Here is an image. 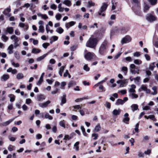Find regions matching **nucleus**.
Segmentation results:
<instances>
[{
  "label": "nucleus",
  "instance_id": "nucleus-1",
  "mask_svg": "<svg viewBox=\"0 0 158 158\" xmlns=\"http://www.w3.org/2000/svg\"><path fill=\"white\" fill-rule=\"evenodd\" d=\"M98 40L96 37H95L94 35H92L86 43L87 47L95 49Z\"/></svg>",
  "mask_w": 158,
  "mask_h": 158
},
{
  "label": "nucleus",
  "instance_id": "nucleus-2",
  "mask_svg": "<svg viewBox=\"0 0 158 158\" xmlns=\"http://www.w3.org/2000/svg\"><path fill=\"white\" fill-rule=\"evenodd\" d=\"M136 87L135 85L132 84L130 86V88L128 89V96L131 99H136L138 97V95L135 94Z\"/></svg>",
  "mask_w": 158,
  "mask_h": 158
},
{
  "label": "nucleus",
  "instance_id": "nucleus-3",
  "mask_svg": "<svg viewBox=\"0 0 158 158\" xmlns=\"http://www.w3.org/2000/svg\"><path fill=\"white\" fill-rule=\"evenodd\" d=\"M96 56L93 53L88 52L84 55L85 58L88 60H91Z\"/></svg>",
  "mask_w": 158,
  "mask_h": 158
},
{
  "label": "nucleus",
  "instance_id": "nucleus-4",
  "mask_svg": "<svg viewBox=\"0 0 158 158\" xmlns=\"http://www.w3.org/2000/svg\"><path fill=\"white\" fill-rule=\"evenodd\" d=\"M107 42L106 41H105L103 42L99 49V52L101 54H102L103 53L107 46Z\"/></svg>",
  "mask_w": 158,
  "mask_h": 158
},
{
  "label": "nucleus",
  "instance_id": "nucleus-5",
  "mask_svg": "<svg viewBox=\"0 0 158 158\" xmlns=\"http://www.w3.org/2000/svg\"><path fill=\"white\" fill-rule=\"evenodd\" d=\"M141 91H145L146 94H150L151 92V90L148 89L144 85H142L138 90L139 92H140Z\"/></svg>",
  "mask_w": 158,
  "mask_h": 158
},
{
  "label": "nucleus",
  "instance_id": "nucleus-6",
  "mask_svg": "<svg viewBox=\"0 0 158 158\" xmlns=\"http://www.w3.org/2000/svg\"><path fill=\"white\" fill-rule=\"evenodd\" d=\"M108 6V4L107 3L103 2L101 7L100 11L98 12V15H101V13L105 11L106 10Z\"/></svg>",
  "mask_w": 158,
  "mask_h": 158
},
{
  "label": "nucleus",
  "instance_id": "nucleus-7",
  "mask_svg": "<svg viewBox=\"0 0 158 158\" xmlns=\"http://www.w3.org/2000/svg\"><path fill=\"white\" fill-rule=\"evenodd\" d=\"M131 38L129 35H127L123 38L121 40V42L122 44L130 42Z\"/></svg>",
  "mask_w": 158,
  "mask_h": 158
},
{
  "label": "nucleus",
  "instance_id": "nucleus-8",
  "mask_svg": "<svg viewBox=\"0 0 158 158\" xmlns=\"http://www.w3.org/2000/svg\"><path fill=\"white\" fill-rule=\"evenodd\" d=\"M10 8L9 6L5 9L3 11L2 13L5 15H6L8 17H10L11 15V14L10 13Z\"/></svg>",
  "mask_w": 158,
  "mask_h": 158
},
{
  "label": "nucleus",
  "instance_id": "nucleus-9",
  "mask_svg": "<svg viewBox=\"0 0 158 158\" xmlns=\"http://www.w3.org/2000/svg\"><path fill=\"white\" fill-rule=\"evenodd\" d=\"M51 101L50 100H48L44 103H39V106L42 108H46L49 104L51 103Z\"/></svg>",
  "mask_w": 158,
  "mask_h": 158
},
{
  "label": "nucleus",
  "instance_id": "nucleus-10",
  "mask_svg": "<svg viewBox=\"0 0 158 158\" xmlns=\"http://www.w3.org/2000/svg\"><path fill=\"white\" fill-rule=\"evenodd\" d=\"M147 19L149 21L152 22L155 20L156 18L151 14H148L146 16Z\"/></svg>",
  "mask_w": 158,
  "mask_h": 158
},
{
  "label": "nucleus",
  "instance_id": "nucleus-11",
  "mask_svg": "<svg viewBox=\"0 0 158 158\" xmlns=\"http://www.w3.org/2000/svg\"><path fill=\"white\" fill-rule=\"evenodd\" d=\"M116 82L117 83L119 84V87H120L125 86L126 85L125 80H119L117 81Z\"/></svg>",
  "mask_w": 158,
  "mask_h": 158
},
{
  "label": "nucleus",
  "instance_id": "nucleus-12",
  "mask_svg": "<svg viewBox=\"0 0 158 158\" xmlns=\"http://www.w3.org/2000/svg\"><path fill=\"white\" fill-rule=\"evenodd\" d=\"M75 22L74 21H71L70 22L66 23L65 24V27L68 29L70 27L72 26L75 25Z\"/></svg>",
  "mask_w": 158,
  "mask_h": 158
},
{
  "label": "nucleus",
  "instance_id": "nucleus-13",
  "mask_svg": "<svg viewBox=\"0 0 158 158\" xmlns=\"http://www.w3.org/2000/svg\"><path fill=\"white\" fill-rule=\"evenodd\" d=\"M45 96L44 95L40 94L37 96V100L39 101H42L45 99Z\"/></svg>",
  "mask_w": 158,
  "mask_h": 158
},
{
  "label": "nucleus",
  "instance_id": "nucleus-14",
  "mask_svg": "<svg viewBox=\"0 0 158 158\" xmlns=\"http://www.w3.org/2000/svg\"><path fill=\"white\" fill-rule=\"evenodd\" d=\"M121 113V110L120 109H114L112 112V114L116 116L119 115Z\"/></svg>",
  "mask_w": 158,
  "mask_h": 158
},
{
  "label": "nucleus",
  "instance_id": "nucleus-15",
  "mask_svg": "<svg viewBox=\"0 0 158 158\" xmlns=\"http://www.w3.org/2000/svg\"><path fill=\"white\" fill-rule=\"evenodd\" d=\"M101 126L100 124H98L95 127L94 131L95 132H99L101 130Z\"/></svg>",
  "mask_w": 158,
  "mask_h": 158
},
{
  "label": "nucleus",
  "instance_id": "nucleus-16",
  "mask_svg": "<svg viewBox=\"0 0 158 158\" xmlns=\"http://www.w3.org/2000/svg\"><path fill=\"white\" fill-rule=\"evenodd\" d=\"M14 119V118L9 119L8 120L2 123V125L3 126H6L12 122Z\"/></svg>",
  "mask_w": 158,
  "mask_h": 158
},
{
  "label": "nucleus",
  "instance_id": "nucleus-17",
  "mask_svg": "<svg viewBox=\"0 0 158 158\" xmlns=\"http://www.w3.org/2000/svg\"><path fill=\"white\" fill-rule=\"evenodd\" d=\"M37 15L38 17H41V18L44 19H46L48 18V17L47 15L42 14L40 13H37Z\"/></svg>",
  "mask_w": 158,
  "mask_h": 158
},
{
  "label": "nucleus",
  "instance_id": "nucleus-18",
  "mask_svg": "<svg viewBox=\"0 0 158 158\" xmlns=\"http://www.w3.org/2000/svg\"><path fill=\"white\" fill-rule=\"evenodd\" d=\"M129 116V114L128 113H125L124 114V116L125 117V118H124L123 119V121L125 123H127L126 122H128L129 120V118L128 117Z\"/></svg>",
  "mask_w": 158,
  "mask_h": 158
},
{
  "label": "nucleus",
  "instance_id": "nucleus-19",
  "mask_svg": "<svg viewBox=\"0 0 158 158\" xmlns=\"http://www.w3.org/2000/svg\"><path fill=\"white\" fill-rule=\"evenodd\" d=\"M13 46L12 44L10 45L8 48V53L9 54H12L13 52Z\"/></svg>",
  "mask_w": 158,
  "mask_h": 158
},
{
  "label": "nucleus",
  "instance_id": "nucleus-20",
  "mask_svg": "<svg viewBox=\"0 0 158 158\" xmlns=\"http://www.w3.org/2000/svg\"><path fill=\"white\" fill-rule=\"evenodd\" d=\"M124 103V101L120 99H118L115 102V104L116 105H122Z\"/></svg>",
  "mask_w": 158,
  "mask_h": 158
},
{
  "label": "nucleus",
  "instance_id": "nucleus-21",
  "mask_svg": "<svg viewBox=\"0 0 158 158\" xmlns=\"http://www.w3.org/2000/svg\"><path fill=\"white\" fill-rule=\"evenodd\" d=\"M13 31V28L12 27H7L6 30V31L10 34H12Z\"/></svg>",
  "mask_w": 158,
  "mask_h": 158
},
{
  "label": "nucleus",
  "instance_id": "nucleus-22",
  "mask_svg": "<svg viewBox=\"0 0 158 158\" xmlns=\"http://www.w3.org/2000/svg\"><path fill=\"white\" fill-rule=\"evenodd\" d=\"M139 69H130V72L132 74H135V73H137V74L139 73Z\"/></svg>",
  "mask_w": 158,
  "mask_h": 158
},
{
  "label": "nucleus",
  "instance_id": "nucleus-23",
  "mask_svg": "<svg viewBox=\"0 0 158 158\" xmlns=\"http://www.w3.org/2000/svg\"><path fill=\"white\" fill-rule=\"evenodd\" d=\"M63 3L68 6L71 5V2L69 0H65L63 2Z\"/></svg>",
  "mask_w": 158,
  "mask_h": 158
},
{
  "label": "nucleus",
  "instance_id": "nucleus-24",
  "mask_svg": "<svg viewBox=\"0 0 158 158\" xmlns=\"http://www.w3.org/2000/svg\"><path fill=\"white\" fill-rule=\"evenodd\" d=\"M48 54V53H46L44 55L38 57L37 59L36 60L38 61H40L43 59Z\"/></svg>",
  "mask_w": 158,
  "mask_h": 158
},
{
  "label": "nucleus",
  "instance_id": "nucleus-25",
  "mask_svg": "<svg viewBox=\"0 0 158 158\" xmlns=\"http://www.w3.org/2000/svg\"><path fill=\"white\" fill-rule=\"evenodd\" d=\"M9 78V76L8 74H4L1 78L2 80L4 81H6Z\"/></svg>",
  "mask_w": 158,
  "mask_h": 158
},
{
  "label": "nucleus",
  "instance_id": "nucleus-26",
  "mask_svg": "<svg viewBox=\"0 0 158 158\" xmlns=\"http://www.w3.org/2000/svg\"><path fill=\"white\" fill-rule=\"evenodd\" d=\"M24 77L23 74L22 73H19L17 74L16 76V78L18 80L23 78Z\"/></svg>",
  "mask_w": 158,
  "mask_h": 158
},
{
  "label": "nucleus",
  "instance_id": "nucleus-27",
  "mask_svg": "<svg viewBox=\"0 0 158 158\" xmlns=\"http://www.w3.org/2000/svg\"><path fill=\"white\" fill-rule=\"evenodd\" d=\"M131 108L132 110L134 111L138 109V106L136 104H133L131 106Z\"/></svg>",
  "mask_w": 158,
  "mask_h": 158
},
{
  "label": "nucleus",
  "instance_id": "nucleus-28",
  "mask_svg": "<svg viewBox=\"0 0 158 158\" xmlns=\"http://www.w3.org/2000/svg\"><path fill=\"white\" fill-rule=\"evenodd\" d=\"M76 85L75 82L73 81H71L68 83V87L69 88L70 87H72Z\"/></svg>",
  "mask_w": 158,
  "mask_h": 158
},
{
  "label": "nucleus",
  "instance_id": "nucleus-29",
  "mask_svg": "<svg viewBox=\"0 0 158 158\" xmlns=\"http://www.w3.org/2000/svg\"><path fill=\"white\" fill-rule=\"evenodd\" d=\"M59 125L64 128H65V121L64 120L60 121L59 123Z\"/></svg>",
  "mask_w": 158,
  "mask_h": 158
},
{
  "label": "nucleus",
  "instance_id": "nucleus-30",
  "mask_svg": "<svg viewBox=\"0 0 158 158\" xmlns=\"http://www.w3.org/2000/svg\"><path fill=\"white\" fill-rule=\"evenodd\" d=\"M66 102V99L65 95H64L62 98L61 102L60 103V105L61 106H62Z\"/></svg>",
  "mask_w": 158,
  "mask_h": 158
},
{
  "label": "nucleus",
  "instance_id": "nucleus-31",
  "mask_svg": "<svg viewBox=\"0 0 158 158\" xmlns=\"http://www.w3.org/2000/svg\"><path fill=\"white\" fill-rule=\"evenodd\" d=\"M56 31L60 34H61L63 32L64 30L61 27H59L56 29Z\"/></svg>",
  "mask_w": 158,
  "mask_h": 158
},
{
  "label": "nucleus",
  "instance_id": "nucleus-32",
  "mask_svg": "<svg viewBox=\"0 0 158 158\" xmlns=\"http://www.w3.org/2000/svg\"><path fill=\"white\" fill-rule=\"evenodd\" d=\"M65 66H62L61 67L60 69V70L59 72V74L60 76H62V73L64 71Z\"/></svg>",
  "mask_w": 158,
  "mask_h": 158
},
{
  "label": "nucleus",
  "instance_id": "nucleus-33",
  "mask_svg": "<svg viewBox=\"0 0 158 158\" xmlns=\"http://www.w3.org/2000/svg\"><path fill=\"white\" fill-rule=\"evenodd\" d=\"M94 3L90 1L88 2V5H87V6L88 8H89L91 6H94Z\"/></svg>",
  "mask_w": 158,
  "mask_h": 158
},
{
  "label": "nucleus",
  "instance_id": "nucleus-34",
  "mask_svg": "<svg viewBox=\"0 0 158 158\" xmlns=\"http://www.w3.org/2000/svg\"><path fill=\"white\" fill-rule=\"evenodd\" d=\"M10 39L12 40H13L15 42H18L19 41L18 37L15 35L11 36L10 37Z\"/></svg>",
  "mask_w": 158,
  "mask_h": 158
},
{
  "label": "nucleus",
  "instance_id": "nucleus-35",
  "mask_svg": "<svg viewBox=\"0 0 158 158\" xmlns=\"http://www.w3.org/2000/svg\"><path fill=\"white\" fill-rule=\"evenodd\" d=\"M112 4L111 10H114L116 6V2H115V1L114 0H112Z\"/></svg>",
  "mask_w": 158,
  "mask_h": 158
},
{
  "label": "nucleus",
  "instance_id": "nucleus-36",
  "mask_svg": "<svg viewBox=\"0 0 158 158\" xmlns=\"http://www.w3.org/2000/svg\"><path fill=\"white\" fill-rule=\"evenodd\" d=\"M41 50L40 49L33 48L32 50V53H33L36 54L39 53L40 52Z\"/></svg>",
  "mask_w": 158,
  "mask_h": 158
},
{
  "label": "nucleus",
  "instance_id": "nucleus-37",
  "mask_svg": "<svg viewBox=\"0 0 158 158\" xmlns=\"http://www.w3.org/2000/svg\"><path fill=\"white\" fill-rule=\"evenodd\" d=\"M79 144V142H77L74 144V148H75L76 151H78L79 150V147L78 146Z\"/></svg>",
  "mask_w": 158,
  "mask_h": 158
},
{
  "label": "nucleus",
  "instance_id": "nucleus-38",
  "mask_svg": "<svg viewBox=\"0 0 158 158\" xmlns=\"http://www.w3.org/2000/svg\"><path fill=\"white\" fill-rule=\"evenodd\" d=\"M142 62L141 60L139 59H135L134 61V63L136 64L139 65L141 64Z\"/></svg>",
  "mask_w": 158,
  "mask_h": 158
},
{
  "label": "nucleus",
  "instance_id": "nucleus-39",
  "mask_svg": "<svg viewBox=\"0 0 158 158\" xmlns=\"http://www.w3.org/2000/svg\"><path fill=\"white\" fill-rule=\"evenodd\" d=\"M45 118L46 119H48L50 120H52L53 118L48 113H47L45 114Z\"/></svg>",
  "mask_w": 158,
  "mask_h": 158
},
{
  "label": "nucleus",
  "instance_id": "nucleus-40",
  "mask_svg": "<svg viewBox=\"0 0 158 158\" xmlns=\"http://www.w3.org/2000/svg\"><path fill=\"white\" fill-rule=\"evenodd\" d=\"M128 69L127 67L124 66L122 68L121 70L124 72L125 74H126L127 72Z\"/></svg>",
  "mask_w": 158,
  "mask_h": 158
},
{
  "label": "nucleus",
  "instance_id": "nucleus-41",
  "mask_svg": "<svg viewBox=\"0 0 158 158\" xmlns=\"http://www.w3.org/2000/svg\"><path fill=\"white\" fill-rule=\"evenodd\" d=\"M143 8H144V9H143L144 11L145 12H146L149 10V6L148 5L145 3L144 4V6Z\"/></svg>",
  "mask_w": 158,
  "mask_h": 158
},
{
  "label": "nucleus",
  "instance_id": "nucleus-42",
  "mask_svg": "<svg viewBox=\"0 0 158 158\" xmlns=\"http://www.w3.org/2000/svg\"><path fill=\"white\" fill-rule=\"evenodd\" d=\"M9 97L10 98V101L11 102H13L14 101L15 98V96L13 94H10Z\"/></svg>",
  "mask_w": 158,
  "mask_h": 158
},
{
  "label": "nucleus",
  "instance_id": "nucleus-43",
  "mask_svg": "<svg viewBox=\"0 0 158 158\" xmlns=\"http://www.w3.org/2000/svg\"><path fill=\"white\" fill-rule=\"evenodd\" d=\"M155 62H153L150 64L149 65V69L152 71L153 70L154 68L155 67Z\"/></svg>",
  "mask_w": 158,
  "mask_h": 158
},
{
  "label": "nucleus",
  "instance_id": "nucleus-44",
  "mask_svg": "<svg viewBox=\"0 0 158 158\" xmlns=\"http://www.w3.org/2000/svg\"><path fill=\"white\" fill-rule=\"evenodd\" d=\"M44 27L43 26H39V32H40L43 33L44 32Z\"/></svg>",
  "mask_w": 158,
  "mask_h": 158
},
{
  "label": "nucleus",
  "instance_id": "nucleus-45",
  "mask_svg": "<svg viewBox=\"0 0 158 158\" xmlns=\"http://www.w3.org/2000/svg\"><path fill=\"white\" fill-rule=\"evenodd\" d=\"M152 5H155L157 2V0H148Z\"/></svg>",
  "mask_w": 158,
  "mask_h": 158
},
{
  "label": "nucleus",
  "instance_id": "nucleus-46",
  "mask_svg": "<svg viewBox=\"0 0 158 158\" xmlns=\"http://www.w3.org/2000/svg\"><path fill=\"white\" fill-rule=\"evenodd\" d=\"M121 30L124 32H127L128 31V28L127 27L124 26L122 27Z\"/></svg>",
  "mask_w": 158,
  "mask_h": 158
},
{
  "label": "nucleus",
  "instance_id": "nucleus-47",
  "mask_svg": "<svg viewBox=\"0 0 158 158\" xmlns=\"http://www.w3.org/2000/svg\"><path fill=\"white\" fill-rule=\"evenodd\" d=\"M83 69L84 70L87 72L89 71L90 70V68L88 66L87 64H85L84 66Z\"/></svg>",
  "mask_w": 158,
  "mask_h": 158
},
{
  "label": "nucleus",
  "instance_id": "nucleus-48",
  "mask_svg": "<svg viewBox=\"0 0 158 158\" xmlns=\"http://www.w3.org/2000/svg\"><path fill=\"white\" fill-rule=\"evenodd\" d=\"M61 17V15L60 13H58L56 14L55 18L57 20H59L60 19Z\"/></svg>",
  "mask_w": 158,
  "mask_h": 158
},
{
  "label": "nucleus",
  "instance_id": "nucleus-49",
  "mask_svg": "<svg viewBox=\"0 0 158 158\" xmlns=\"http://www.w3.org/2000/svg\"><path fill=\"white\" fill-rule=\"evenodd\" d=\"M14 54H15V57L17 59L19 60L20 59V56L19 53L18 52H15L14 53Z\"/></svg>",
  "mask_w": 158,
  "mask_h": 158
},
{
  "label": "nucleus",
  "instance_id": "nucleus-50",
  "mask_svg": "<svg viewBox=\"0 0 158 158\" xmlns=\"http://www.w3.org/2000/svg\"><path fill=\"white\" fill-rule=\"evenodd\" d=\"M50 8L53 10H56L57 9V6L54 4H52L50 6Z\"/></svg>",
  "mask_w": 158,
  "mask_h": 158
},
{
  "label": "nucleus",
  "instance_id": "nucleus-51",
  "mask_svg": "<svg viewBox=\"0 0 158 158\" xmlns=\"http://www.w3.org/2000/svg\"><path fill=\"white\" fill-rule=\"evenodd\" d=\"M66 85V83L65 82H62L61 83L60 88L62 89H64V87Z\"/></svg>",
  "mask_w": 158,
  "mask_h": 158
},
{
  "label": "nucleus",
  "instance_id": "nucleus-52",
  "mask_svg": "<svg viewBox=\"0 0 158 158\" xmlns=\"http://www.w3.org/2000/svg\"><path fill=\"white\" fill-rule=\"evenodd\" d=\"M2 38L3 41L4 42H6L8 39V37L4 35H2Z\"/></svg>",
  "mask_w": 158,
  "mask_h": 158
},
{
  "label": "nucleus",
  "instance_id": "nucleus-53",
  "mask_svg": "<svg viewBox=\"0 0 158 158\" xmlns=\"http://www.w3.org/2000/svg\"><path fill=\"white\" fill-rule=\"evenodd\" d=\"M58 39V37L56 36H53L51 37L50 40H52L54 41H56Z\"/></svg>",
  "mask_w": 158,
  "mask_h": 158
},
{
  "label": "nucleus",
  "instance_id": "nucleus-54",
  "mask_svg": "<svg viewBox=\"0 0 158 158\" xmlns=\"http://www.w3.org/2000/svg\"><path fill=\"white\" fill-rule=\"evenodd\" d=\"M43 80V78L40 77V79L39 81L36 84L37 85H39L41 84Z\"/></svg>",
  "mask_w": 158,
  "mask_h": 158
},
{
  "label": "nucleus",
  "instance_id": "nucleus-55",
  "mask_svg": "<svg viewBox=\"0 0 158 158\" xmlns=\"http://www.w3.org/2000/svg\"><path fill=\"white\" fill-rule=\"evenodd\" d=\"M134 82L135 83H136L139 81L140 79V77H137L136 78H134Z\"/></svg>",
  "mask_w": 158,
  "mask_h": 158
},
{
  "label": "nucleus",
  "instance_id": "nucleus-56",
  "mask_svg": "<svg viewBox=\"0 0 158 158\" xmlns=\"http://www.w3.org/2000/svg\"><path fill=\"white\" fill-rule=\"evenodd\" d=\"M82 106V105L81 106L79 105H77L74 106V108L76 110H78L80 109H81Z\"/></svg>",
  "mask_w": 158,
  "mask_h": 158
},
{
  "label": "nucleus",
  "instance_id": "nucleus-57",
  "mask_svg": "<svg viewBox=\"0 0 158 158\" xmlns=\"http://www.w3.org/2000/svg\"><path fill=\"white\" fill-rule=\"evenodd\" d=\"M92 137H94V139L96 140L97 139L98 135L97 134L94 133L92 134Z\"/></svg>",
  "mask_w": 158,
  "mask_h": 158
},
{
  "label": "nucleus",
  "instance_id": "nucleus-58",
  "mask_svg": "<svg viewBox=\"0 0 158 158\" xmlns=\"http://www.w3.org/2000/svg\"><path fill=\"white\" fill-rule=\"evenodd\" d=\"M148 118L152 119L153 121H155L156 119L155 118V116L153 115H150L148 116Z\"/></svg>",
  "mask_w": 158,
  "mask_h": 158
},
{
  "label": "nucleus",
  "instance_id": "nucleus-59",
  "mask_svg": "<svg viewBox=\"0 0 158 158\" xmlns=\"http://www.w3.org/2000/svg\"><path fill=\"white\" fill-rule=\"evenodd\" d=\"M33 6V4L32 3L30 4H29L28 3H27L25 4L23 6L26 7L27 8H28L30 6H31V7H32Z\"/></svg>",
  "mask_w": 158,
  "mask_h": 158
},
{
  "label": "nucleus",
  "instance_id": "nucleus-60",
  "mask_svg": "<svg viewBox=\"0 0 158 158\" xmlns=\"http://www.w3.org/2000/svg\"><path fill=\"white\" fill-rule=\"evenodd\" d=\"M14 147V146H13L10 145L9 146L8 149L9 151L11 152L13 150V148Z\"/></svg>",
  "mask_w": 158,
  "mask_h": 158
},
{
  "label": "nucleus",
  "instance_id": "nucleus-61",
  "mask_svg": "<svg viewBox=\"0 0 158 158\" xmlns=\"http://www.w3.org/2000/svg\"><path fill=\"white\" fill-rule=\"evenodd\" d=\"M133 55L134 56L138 57L140 56V54L139 52H136L134 53Z\"/></svg>",
  "mask_w": 158,
  "mask_h": 158
},
{
  "label": "nucleus",
  "instance_id": "nucleus-62",
  "mask_svg": "<svg viewBox=\"0 0 158 158\" xmlns=\"http://www.w3.org/2000/svg\"><path fill=\"white\" fill-rule=\"evenodd\" d=\"M125 59L126 61L129 62H131L132 60V59L130 56L126 57Z\"/></svg>",
  "mask_w": 158,
  "mask_h": 158
},
{
  "label": "nucleus",
  "instance_id": "nucleus-63",
  "mask_svg": "<svg viewBox=\"0 0 158 158\" xmlns=\"http://www.w3.org/2000/svg\"><path fill=\"white\" fill-rule=\"evenodd\" d=\"M49 45V44L48 43H44L42 44V46L44 48H46L48 47Z\"/></svg>",
  "mask_w": 158,
  "mask_h": 158
},
{
  "label": "nucleus",
  "instance_id": "nucleus-64",
  "mask_svg": "<svg viewBox=\"0 0 158 158\" xmlns=\"http://www.w3.org/2000/svg\"><path fill=\"white\" fill-rule=\"evenodd\" d=\"M71 139V137H70L69 135H66L64 136V139L65 140H69Z\"/></svg>",
  "mask_w": 158,
  "mask_h": 158
}]
</instances>
